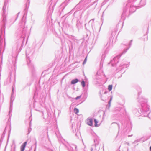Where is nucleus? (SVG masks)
<instances>
[{
  "label": "nucleus",
  "instance_id": "1",
  "mask_svg": "<svg viewBox=\"0 0 151 151\" xmlns=\"http://www.w3.org/2000/svg\"><path fill=\"white\" fill-rule=\"evenodd\" d=\"M86 122L89 126H92L93 125V119L91 118H88L86 120Z\"/></svg>",
  "mask_w": 151,
  "mask_h": 151
},
{
  "label": "nucleus",
  "instance_id": "2",
  "mask_svg": "<svg viewBox=\"0 0 151 151\" xmlns=\"http://www.w3.org/2000/svg\"><path fill=\"white\" fill-rule=\"evenodd\" d=\"M27 142H25L21 146V151H24L27 144Z\"/></svg>",
  "mask_w": 151,
  "mask_h": 151
},
{
  "label": "nucleus",
  "instance_id": "3",
  "mask_svg": "<svg viewBox=\"0 0 151 151\" xmlns=\"http://www.w3.org/2000/svg\"><path fill=\"white\" fill-rule=\"evenodd\" d=\"M78 81V79H75L72 80L71 81V83L73 84H75L76 83H77Z\"/></svg>",
  "mask_w": 151,
  "mask_h": 151
},
{
  "label": "nucleus",
  "instance_id": "4",
  "mask_svg": "<svg viewBox=\"0 0 151 151\" xmlns=\"http://www.w3.org/2000/svg\"><path fill=\"white\" fill-rule=\"evenodd\" d=\"M112 85H109L108 86V89L109 91H110L112 89Z\"/></svg>",
  "mask_w": 151,
  "mask_h": 151
},
{
  "label": "nucleus",
  "instance_id": "5",
  "mask_svg": "<svg viewBox=\"0 0 151 151\" xmlns=\"http://www.w3.org/2000/svg\"><path fill=\"white\" fill-rule=\"evenodd\" d=\"M74 111L75 113L77 114L79 112V110L78 109L75 108L74 109Z\"/></svg>",
  "mask_w": 151,
  "mask_h": 151
},
{
  "label": "nucleus",
  "instance_id": "6",
  "mask_svg": "<svg viewBox=\"0 0 151 151\" xmlns=\"http://www.w3.org/2000/svg\"><path fill=\"white\" fill-rule=\"evenodd\" d=\"M94 122H95V127H97L98 125H97V124L98 122L97 121L96 119H95L94 120Z\"/></svg>",
  "mask_w": 151,
  "mask_h": 151
},
{
  "label": "nucleus",
  "instance_id": "7",
  "mask_svg": "<svg viewBox=\"0 0 151 151\" xmlns=\"http://www.w3.org/2000/svg\"><path fill=\"white\" fill-rule=\"evenodd\" d=\"M81 84L82 85V86L83 87H84L85 86V82L84 81H82V82L81 83Z\"/></svg>",
  "mask_w": 151,
  "mask_h": 151
},
{
  "label": "nucleus",
  "instance_id": "8",
  "mask_svg": "<svg viewBox=\"0 0 151 151\" xmlns=\"http://www.w3.org/2000/svg\"><path fill=\"white\" fill-rule=\"evenodd\" d=\"M87 61V57H86V58H85L84 61L83 62V64H85L86 63V62Z\"/></svg>",
  "mask_w": 151,
  "mask_h": 151
},
{
  "label": "nucleus",
  "instance_id": "9",
  "mask_svg": "<svg viewBox=\"0 0 151 151\" xmlns=\"http://www.w3.org/2000/svg\"><path fill=\"white\" fill-rule=\"evenodd\" d=\"M81 96H78L77 97H76V100H77V99H80V98H81Z\"/></svg>",
  "mask_w": 151,
  "mask_h": 151
},
{
  "label": "nucleus",
  "instance_id": "10",
  "mask_svg": "<svg viewBox=\"0 0 151 151\" xmlns=\"http://www.w3.org/2000/svg\"><path fill=\"white\" fill-rule=\"evenodd\" d=\"M150 151H151V146H150Z\"/></svg>",
  "mask_w": 151,
  "mask_h": 151
}]
</instances>
